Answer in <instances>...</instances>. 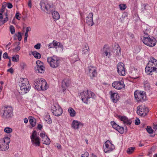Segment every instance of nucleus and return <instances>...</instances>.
I'll use <instances>...</instances> for the list:
<instances>
[{
	"mask_svg": "<svg viewBox=\"0 0 157 157\" xmlns=\"http://www.w3.org/2000/svg\"><path fill=\"white\" fill-rule=\"evenodd\" d=\"M40 5L42 10L48 13H52L54 21L59 18L60 16L59 13L54 10V7L52 5L49 4L46 1H42L40 3Z\"/></svg>",
	"mask_w": 157,
	"mask_h": 157,
	"instance_id": "1",
	"label": "nucleus"
},
{
	"mask_svg": "<svg viewBox=\"0 0 157 157\" xmlns=\"http://www.w3.org/2000/svg\"><path fill=\"white\" fill-rule=\"evenodd\" d=\"M145 71L149 75H152L153 72L157 73V60L154 57L151 58L145 68Z\"/></svg>",
	"mask_w": 157,
	"mask_h": 157,
	"instance_id": "2",
	"label": "nucleus"
},
{
	"mask_svg": "<svg viewBox=\"0 0 157 157\" xmlns=\"http://www.w3.org/2000/svg\"><path fill=\"white\" fill-rule=\"evenodd\" d=\"M80 96L82 101L85 103L87 104L88 100L90 98H95V94L92 91L88 90H84L80 93Z\"/></svg>",
	"mask_w": 157,
	"mask_h": 157,
	"instance_id": "3",
	"label": "nucleus"
},
{
	"mask_svg": "<svg viewBox=\"0 0 157 157\" xmlns=\"http://www.w3.org/2000/svg\"><path fill=\"white\" fill-rule=\"evenodd\" d=\"M47 61L51 67L53 68L58 67L60 63V59L56 56L48 58Z\"/></svg>",
	"mask_w": 157,
	"mask_h": 157,
	"instance_id": "4",
	"label": "nucleus"
},
{
	"mask_svg": "<svg viewBox=\"0 0 157 157\" xmlns=\"http://www.w3.org/2000/svg\"><path fill=\"white\" fill-rule=\"evenodd\" d=\"M32 144L38 147L40 145V138L37 136L36 131L34 130L32 132V135L30 136Z\"/></svg>",
	"mask_w": 157,
	"mask_h": 157,
	"instance_id": "5",
	"label": "nucleus"
},
{
	"mask_svg": "<svg viewBox=\"0 0 157 157\" xmlns=\"http://www.w3.org/2000/svg\"><path fill=\"white\" fill-rule=\"evenodd\" d=\"M141 39L144 44L150 47L154 46L156 43V40L154 38L143 37Z\"/></svg>",
	"mask_w": 157,
	"mask_h": 157,
	"instance_id": "6",
	"label": "nucleus"
},
{
	"mask_svg": "<svg viewBox=\"0 0 157 157\" xmlns=\"http://www.w3.org/2000/svg\"><path fill=\"white\" fill-rule=\"evenodd\" d=\"M137 113L139 115L142 117H144L147 115L148 112V109L144 105H140L137 107Z\"/></svg>",
	"mask_w": 157,
	"mask_h": 157,
	"instance_id": "7",
	"label": "nucleus"
},
{
	"mask_svg": "<svg viewBox=\"0 0 157 157\" xmlns=\"http://www.w3.org/2000/svg\"><path fill=\"white\" fill-rule=\"evenodd\" d=\"M52 110L53 114L56 116H60L62 113L63 110L58 104H55L52 105Z\"/></svg>",
	"mask_w": 157,
	"mask_h": 157,
	"instance_id": "8",
	"label": "nucleus"
},
{
	"mask_svg": "<svg viewBox=\"0 0 157 157\" xmlns=\"http://www.w3.org/2000/svg\"><path fill=\"white\" fill-rule=\"evenodd\" d=\"M134 96L138 101H144L146 99L145 93L144 92L136 91L134 92Z\"/></svg>",
	"mask_w": 157,
	"mask_h": 157,
	"instance_id": "9",
	"label": "nucleus"
},
{
	"mask_svg": "<svg viewBox=\"0 0 157 157\" xmlns=\"http://www.w3.org/2000/svg\"><path fill=\"white\" fill-rule=\"evenodd\" d=\"M13 109L10 106L5 107L3 116L5 118H11L12 116Z\"/></svg>",
	"mask_w": 157,
	"mask_h": 157,
	"instance_id": "10",
	"label": "nucleus"
},
{
	"mask_svg": "<svg viewBox=\"0 0 157 157\" xmlns=\"http://www.w3.org/2000/svg\"><path fill=\"white\" fill-rule=\"evenodd\" d=\"M117 72L119 75L124 76L125 75L124 65L122 63H119L117 64Z\"/></svg>",
	"mask_w": 157,
	"mask_h": 157,
	"instance_id": "11",
	"label": "nucleus"
},
{
	"mask_svg": "<svg viewBox=\"0 0 157 157\" xmlns=\"http://www.w3.org/2000/svg\"><path fill=\"white\" fill-rule=\"evenodd\" d=\"M112 86L115 89L121 90L124 88L125 85L123 82L114 81L112 84Z\"/></svg>",
	"mask_w": 157,
	"mask_h": 157,
	"instance_id": "12",
	"label": "nucleus"
},
{
	"mask_svg": "<svg viewBox=\"0 0 157 157\" xmlns=\"http://www.w3.org/2000/svg\"><path fill=\"white\" fill-rule=\"evenodd\" d=\"M89 75L92 78L95 77L97 75V73L95 67L90 66L88 67Z\"/></svg>",
	"mask_w": 157,
	"mask_h": 157,
	"instance_id": "13",
	"label": "nucleus"
},
{
	"mask_svg": "<svg viewBox=\"0 0 157 157\" xmlns=\"http://www.w3.org/2000/svg\"><path fill=\"white\" fill-rule=\"evenodd\" d=\"M27 86H20L19 90V93L21 94H23L27 93L30 90L31 88V86L30 84H29Z\"/></svg>",
	"mask_w": 157,
	"mask_h": 157,
	"instance_id": "14",
	"label": "nucleus"
},
{
	"mask_svg": "<svg viewBox=\"0 0 157 157\" xmlns=\"http://www.w3.org/2000/svg\"><path fill=\"white\" fill-rule=\"evenodd\" d=\"M108 141H107L105 143V147H104V151L105 153L109 152L112 151L113 149H114V145L110 143V145H109L107 142Z\"/></svg>",
	"mask_w": 157,
	"mask_h": 157,
	"instance_id": "15",
	"label": "nucleus"
},
{
	"mask_svg": "<svg viewBox=\"0 0 157 157\" xmlns=\"http://www.w3.org/2000/svg\"><path fill=\"white\" fill-rule=\"evenodd\" d=\"M93 13H91L89 14L88 16L86 17V23L89 26H92L94 25L93 21Z\"/></svg>",
	"mask_w": 157,
	"mask_h": 157,
	"instance_id": "16",
	"label": "nucleus"
},
{
	"mask_svg": "<svg viewBox=\"0 0 157 157\" xmlns=\"http://www.w3.org/2000/svg\"><path fill=\"white\" fill-rule=\"evenodd\" d=\"M9 148V145H8L5 141L3 140V139H0V150L2 151H5L7 150Z\"/></svg>",
	"mask_w": 157,
	"mask_h": 157,
	"instance_id": "17",
	"label": "nucleus"
},
{
	"mask_svg": "<svg viewBox=\"0 0 157 157\" xmlns=\"http://www.w3.org/2000/svg\"><path fill=\"white\" fill-rule=\"evenodd\" d=\"M19 85L20 86L26 85L27 86L29 84L28 79L26 78H20L19 79Z\"/></svg>",
	"mask_w": 157,
	"mask_h": 157,
	"instance_id": "18",
	"label": "nucleus"
},
{
	"mask_svg": "<svg viewBox=\"0 0 157 157\" xmlns=\"http://www.w3.org/2000/svg\"><path fill=\"white\" fill-rule=\"evenodd\" d=\"M111 95V98L114 103H116L119 100V96L117 93H113L112 91L109 92Z\"/></svg>",
	"mask_w": 157,
	"mask_h": 157,
	"instance_id": "19",
	"label": "nucleus"
},
{
	"mask_svg": "<svg viewBox=\"0 0 157 157\" xmlns=\"http://www.w3.org/2000/svg\"><path fill=\"white\" fill-rule=\"evenodd\" d=\"M119 118L123 122L124 124L127 125H130L131 124L132 121L128 119L126 117L119 116Z\"/></svg>",
	"mask_w": 157,
	"mask_h": 157,
	"instance_id": "20",
	"label": "nucleus"
},
{
	"mask_svg": "<svg viewBox=\"0 0 157 157\" xmlns=\"http://www.w3.org/2000/svg\"><path fill=\"white\" fill-rule=\"evenodd\" d=\"M70 81L68 80L65 79L62 82V87L63 89L62 91L64 92L66 89L69 86Z\"/></svg>",
	"mask_w": 157,
	"mask_h": 157,
	"instance_id": "21",
	"label": "nucleus"
},
{
	"mask_svg": "<svg viewBox=\"0 0 157 157\" xmlns=\"http://www.w3.org/2000/svg\"><path fill=\"white\" fill-rule=\"evenodd\" d=\"M47 84V83L46 81L44 79L41 78V84L39 86L40 88V90H46L48 88Z\"/></svg>",
	"mask_w": 157,
	"mask_h": 157,
	"instance_id": "22",
	"label": "nucleus"
},
{
	"mask_svg": "<svg viewBox=\"0 0 157 157\" xmlns=\"http://www.w3.org/2000/svg\"><path fill=\"white\" fill-rule=\"evenodd\" d=\"M71 125L72 128L75 129H78L79 126H82V124L77 121L74 120L72 121Z\"/></svg>",
	"mask_w": 157,
	"mask_h": 157,
	"instance_id": "23",
	"label": "nucleus"
},
{
	"mask_svg": "<svg viewBox=\"0 0 157 157\" xmlns=\"http://www.w3.org/2000/svg\"><path fill=\"white\" fill-rule=\"evenodd\" d=\"M41 79H38L34 81V85L35 86V88L38 90H40V88L39 86L41 84Z\"/></svg>",
	"mask_w": 157,
	"mask_h": 157,
	"instance_id": "24",
	"label": "nucleus"
},
{
	"mask_svg": "<svg viewBox=\"0 0 157 157\" xmlns=\"http://www.w3.org/2000/svg\"><path fill=\"white\" fill-rule=\"evenodd\" d=\"M44 66H42L39 67L36 66L35 67V69L36 72H39L40 73H43L44 72Z\"/></svg>",
	"mask_w": 157,
	"mask_h": 157,
	"instance_id": "25",
	"label": "nucleus"
},
{
	"mask_svg": "<svg viewBox=\"0 0 157 157\" xmlns=\"http://www.w3.org/2000/svg\"><path fill=\"white\" fill-rule=\"evenodd\" d=\"M89 51V48L87 44H85L82 49V54H88Z\"/></svg>",
	"mask_w": 157,
	"mask_h": 157,
	"instance_id": "26",
	"label": "nucleus"
},
{
	"mask_svg": "<svg viewBox=\"0 0 157 157\" xmlns=\"http://www.w3.org/2000/svg\"><path fill=\"white\" fill-rule=\"evenodd\" d=\"M150 6L147 4H144L142 5V12L144 13V11L147 12L149 10Z\"/></svg>",
	"mask_w": 157,
	"mask_h": 157,
	"instance_id": "27",
	"label": "nucleus"
},
{
	"mask_svg": "<svg viewBox=\"0 0 157 157\" xmlns=\"http://www.w3.org/2000/svg\"><path fill=\"white\" fill-rule=\"evenodd\" d=\"M29 122L33 127H34L36 125V119L32 116H29Z\"/></svg>",
	"mask_w": 157,
	"mask_h": 157,
	"instance_id": "28",
	"label": "nucleus"
},
{
	"mask_svg": "<svg viewBox=\"0 0 157 157\" xmlns=\"http://www.w3.org/2000/svg\"><path fill=\"white\" fill-rule=\"evenodd\" d=\"M44 120L48 123L49 124H51L52 121V120L50 118V115L48 113H46L44 116Z\"/></svg>",
	"mask_w": 157,
	"mask_h": 157,
	"instance_id": "29",
	"label": "nucleus"
},
{
	"mask_svg": "<svg viewBox=\"0 0 157 157\" xmlns=\"http://www.w3.org/2000/svg\"><path fill=\"white\" fill-rule=\"evenodd\" d=\"M68 112L70 113V116L71 117H74L76 114L75 111L71 107H70L68 109Z\"/></svg>",
	"mask_w": 157,
	"mask_h": 157,
	"instance_id": "30",
	"label": "nucleus"
},
{
	"mask_svg": "<svg viewBox=\"0 0 157 157\" xmlns=\"http://www.w3.org/2000/svg\"><path fill=\"white\" fill-rule=\"evenodd\" d=\"M42 140L43 144L46 145H49L50 143V140L48 136L43 139Z\"/></svg>",
	"mask_w": 157,
	"mask_h": 157,
	"instance_id": "31",
	"label": "nucleus"
},
{
	"mask_svg": "<svg viewBox=\"0 0 157 157\" xmlns=\"http://www.w3.org/2000/svg\"><path fill=\"white\" fill-rule=\"evenodd\" d=\"M32 54L36 59H39L41 57V55L36 51L33 52Z\"/></svg>",
	"mask_w": 157,
	"mask_h": 157,
	"instance_id": "32",
	"label": "nucleus"
},
{
	"mask_svg": "<svg viewBox=\"0 0 157 157\" xmlns=\"http://www.w3.org/2000/svg\"><path fill=\"white\" fill-rule=\"evenodd\" d=\"M116 47L117 48L116 49V55H117L118 56H120V55H121V48L119 46V45L118 44H117Z\"/></svg>",
	"mask_w": 157,
	"mask_h": 157,
	"instance_id": "33",
	"label": "nucleus"
},
{
	"mask_svg": "<svg viewBox=\"0 0 157 157\" xmlns=\"http://www.w3.org/2000/svg\"><path fill=\"white\" fill-rule=\"evenodd\" d=\"M105 46V45L104 46V53L103 54L105 55L106 56H107L108 58H109L110 56V53L108 52V49H104Z\"/></svg>",
	"mask_w": 157,
	"mask_h": 157,
	"instance_id": "34",
	"label": "nucleus"
},
{
	"mask_svg": "<svg viewBox=\"0 0 157 157\" xmlns=\"http://www.w3.org/2000/svg\"><path fill=\"white\" fill-rule=\"evenodd\" d=\"M135 149V147H133L128 148L127 150V152L128 154H132Z\"/></svg>",
	"mask_w": 157,
	"mask_h": 157,
	"instance_id": "35",
	"label": "nucleus"
},
{
	"mask_svg": "<svg viewBox=\"0 0 157 157\" xmlns=\"http://www.w3.org/2000/svg\"><path fill=\"white\" fill-rule=\"evenodd\" d=\"M144 87L145 89H149L150 88V85L149 83L148 82L146 81H145L144 82Z\"/></svg>",
	"mask_w": 157,
	"mask_h": 157,
	"instance_id": "36",
	"label": "nucleus"
},
{
	"mask_svg": "<svg viewBox=\"0 0 157 157\" xmlns=\"http://www.w3.org/2000/svg\"><path fill=\"white\" fill-rule=\"evenodd\" d=\"M19 60V56L16 55L12 57V60L13 62H17Z\"/></svg>",
	"mask_w": 157,
	"mask_h": 157,
	"instance_id": "37",
	"label": "nucleus"
},
{
	"mask_svg": "<svg viewBox=\"0 0 157 157\" xmlns=\"http://www.w3.org/2000/svg\"><path fill=\"white\" fill-rule=\"evenodd\" d=\"M147 132L149 134H152L153 132V130L152 129L151 127L148 126L146 128Z\"/></svg>",
	"mask_w": 157,
	"mask_h": 157,
	"instance_id": "38",
	"label": "nucleus"
},
{
	"mask_svg": "<svg viewBox=\"0 0 157 157\" xmlns=\"http://www.w3.org/2000/svg\"><path fill=\"white\" fill-rule=\"evenodd\" d=\"M111 124L112 126L113 127L116 129L117 130V128L119 126V125L117 124L115 122L113 121H111Z\"/></svg>",
	"mask_w": 157,
	"mask_h": 157,
	"instance_id": "39",
	"label": "nucleus"
},
{
	"mask_svg": "<svg viewBox=\"0 0 157 157\" xmlns=\"http://www.w3.org/2000/svg\"><path fill=\"white\" fill-rule=\"evenodd\" d=\"M20 43L19 42L18 43H16V44L18 46L16 47L15 48L13 49V51L14 52H17L18 51L21 49V47L18 46V45L20 44Z\"/></svg>",
	"mask_w": 157,
	"mask_h": 157,
	"instance_id": "40",
	"label": "nucleus"
},
{
	"mask_svg": "<svg viewBox=\"0 0 157 157\" xmlns=\"http://www.w3.org/2000/svg\"><path fill=\"white\" fill-rule=\"evenodd\" d=\"M121 134H123L124 132V128L123 127H120L119 126L117 130Z\"/></svg>",
	"mask_w": 157,
	"mask_h": 157,
	"instance_id": "41",
	"label": "nucleus"
},
{
	"mask_svg": "<svg viewBox=\"0 0 157 157\" xmlns=\"http://www.w3.org/2000/svg\"><path fill=\"white\" fill-rule=\"evenodd\" d=\"M4 131L5 132L7 133H10L12 132V129L11 128L9 127H6L4 128Z\"/></svg>",
	"mask_w": 157,
	"mask_h": 157,
	"instance_id": "42",
	"label": "nucleus"
},
{
	"mask_svg": "<svg viewBox=\"0 0 157 157\" xmlns=\"http://www.w3.org/2000/svg\"><path fill=\"white\" fill-rule=\"evenodd\" d=\"M6 2H4V3H3L2 8L0 10V12L1 13H3L5 10L6 8Z\"/></svg>",
	"mask_w": 157,
	"mask_h": 157,
	"instance_id": "43",
	"label": "nucleus"
},
{
	"mask_svg": "<svg viewBox=\"0 0 157 157\" xmlns=\"http://www.w3.org/2000/svg\"><path fill=\"white\" fill-rule=\"evenodd\" d=\"M3 140H4L5 143H6L8 145H9V144L10 142V140L9 138L7 137H6L3 139Z\"/></svg>",
	"mask_w": 157,
	"mask_h": 157,
	"instance_id": "44",
	"label": "nucleus"
},
{
	"mask_svg": "<svg viewBox=\"0 0 157 157\" xmlns=\"http://www.w3.org/2000/svg\"><path fill=\"white\" fill-rule=\"evenodd\" d=\"M52 43L53 44V47L56 48H57L59 44V42H58L56 40H54L52 42Z\"/></svg>",
	"mask_w": 157,
	"mask_h": 157,
	"instance_id": "45",
	"label": "nucleus"
},
{
	"mask_svg": "<svg viewBox=\"0 0 157 157\" xmlns=\"http://www.w3.org/2000/svg\"><path fill=\"white\" fill-rule=\"evenodd\" d=\"M36 66H38V67H39L42 66H44V64L43 62L39 60L36 61Z\"/></svg>",
	"mask_w": 157,
	"mask_h": 157,
	"instance_id": "46",
	"label": "nucleus"
},
{
	"mask_svg": "<svg viewBox=\"0 0 157 157\" xmlns=\"http://www.w3.org/2000/svg\"><path fill=\"white\" fill-rule=\"evenodd\" d=\"M10 29L11 33L12 34H13L15 32V30L14 26L12 25H10Z\"/></svg>",
	"mask_w": 157,
	"mask_h": 157,
	"instance_id": "47",
	"label": "nucleus"
},
{
	"mask_svg": "<svg viewBox=\"0 0 157 157\" xmlns=\"http://www.w3.org/2000/svg\"><path fill=\"white\" fill-rule=\"evenodd\" d=\"M119 8L121 10H124L126 9V6L125 4H120L119 5Z\"/></svg>",
	"mask_w": 157,
	"mask_h": 157,
	"instance_id": "48",
	"label": "nucleus"
},
{
	"mask_svg": "<svg viewBox=\"0 0 157 157\" xmlns=\"http://www.w3.org/2000/svg\"><path fill=\"white\" fill-rule=\"evenodd\" d=\"M8 20V17H6L4 19L3 21H0V25L6 23Z\"/></svg>",
	"mask_w": 157,
	"mask_h": 157,
	"instance_id": "49",
	"label": "nucleus"
},
{
	"mask_svg": "<svg viewBox=\"0 0 157 157\" xmlns=\"http://www.w3.org/2000/svg\"><path fill=\"white\" fill-rule=\"evenodd\" d=\"M17 39L19 41H21L22 38V36L21 33L20 32H18V34L17 35Z\"/></svg>",
	"mask_w": 157,
	"mask_h": 157,
	"instance_id": "50",
	"label": "nucleus"
},
{
	"mask_svg": "<svg viewBox=\"0 0 157 157\" xmlns=\"http://www.w3.org/2000/svg\"><path fill=\"white\" fill-rule=\"evenodd\" d=\"M21 15L20 13L19 12H17L15 15V17L17 19L19 20L21 19L20 15Z\"/></svg>",
	"mask_w": 157,
	"mask_h": 157,
	"instance_id": "51",
	"label": "nucleus"
},
{
	"mask_svg": "<svg viewBox=\"0 0 157 157\" xmlns=\"http://www.w3.org/2000/svg\"><path fill=\"white\" fill-rule=\"evenodd\" d=\"M31 30V28L30 27H27L26 28V30L25 33V35H27L28 36L29 32Z\"/></svg>",
	"mask_w": 157,
	"mask_h": 157,
	"instance_id": "52",
	"label": "nucleus"
},
{
	"mask_svg": "<svg viewBox=\"0 0 157 157\" xmlns=\"http://www.w3.org/2000/svg\"><path fill=\"white\" fill-rule=\"evenodd\" d=\"M89 156V154L88 152H86L84 154H82L81 157H88Z\"/></svg>",
	"mask_w": 157,
	"mask_h": 157,
	"instance_id": "53",
	"label": "nucleus"
},
{
	"mask_svg": "<svg viewBox=\"0 0 157 157\" xmlns=\"http://www.w3.org/2000/svg\"><path fill=\"white\" fill-rule=\"evenodd\" d=\"M3 57L4 59H10L9 57L8 56V54L7 52H5L3 54Z\"/></svg>",
	"mask_w": 157,
	"mask_h": 157,
	"instance_id": "54",
	"label": "nucleus"
},
{
	"mask_svg": "<svg viewBox=\"0 0 157 157\" xmlns=\"http://www.w3.org/2000/svg\"><path fill=\"white\" fill-rule=\"evenodd\" d=\"M40 45L41 44H38L34 46V48L36 49H39L40 48Z\"/></svg>",
	"mask_w": 157,
	"mask_h": 157,
	"instance_id": "55",
	"label": "nucleus"
},
{
	"mask_svg": "<svg viewBox=\"0 0 157 157\" xmlns=\"http://www.w3.org/2000/svg\"><path fill=\"white\" fill-rule=\"evenodd\" d=\"M21 68L23 69L26 67V65L25 63H22L21 64Z\"/></svg>",
	"mask_w": 157,
	"mask_h": 157,
	"instance_id": "56",
	"label": "nucleus"
},
{
	"mask_svg": "<svg viewBox=\"0 0 157 157\" xmlns=\"http://www.w3.org/2000/svg\"><path fill=\"white\" fill-rule=\"evenodd\" d=\"M40 136L42 138V139L44 138L47 137V136L45 135V133H41L40 134Z\"/></svg>",
	"mask_w": 157,
	"mask_h": 157,
	"instance_id": "57",
	"label": "nucleus"
},
{
	"mask_svg": "<svg viewBox=\"0 0 157 157\" xmlns=\"http://www.w3.org/2000/svg\"><path fill=\"white\" fill-rule=\"evenodd\" d=\"M140 121L139 119H136L135 121V124L136 125H138L140 124Z\"/></svg>",
	"mask_w": 157,
	"mask_h": 157,
	"instance_id": "58",
	"label": "nucleus"
},
{
	"mask_svg": "<svg viewBox=\"0 0 157 157\" xmlns=\"http://www.w3.org/2000/svg\"><path fill=\"white\" fill-rule=\"evenodd\" d=\"M7 7L9 9H11L13 7V5L11 3H7Z\"/></svg>",
	"mask_w": 157,
	"mask_h": 157,
	"instance_id": "59",
	"label": "nucleus"
},
{
	"mask_svg": "<svg viewBox=\"0 0 157 157\" xmlns=\"http://www.w3.org/2000/svg\"><path fill=\"white\" fill-rule=\"evenodd\" d=\"M48 48H53V44L52 43H49L48 45Z\"/></svg>",
	"mask_w": 157,
	"mask_h": 157,
	"instance_id": "60",
	"label": "nucleus"
},
{
	"mask_svg": "<svg viewBox=\"0 0 157 157\" xmlns=\"http://www.w3.org/2000/svg\"><path fill=\"white\" fill-rule=\"evenodd\" d=\"M57 48H61L62 50H63V45L60 42H59V44Z\"/></svg>",
	"mask_w": 157,
	"mask_h": 157,
	"instance_id": "61",
	"label": "nucleus"
},
{
	"mask_svg": "<svg viewBox=\"0 0 157 157\" xmlns=\"http://www.w3.org/2000/svg\"><path fill=\"white\" fill-rule=\"evenodd\" d=\"M7 71L10 72L11 74H12L13 72V70L12 68H10V69L7 70Z\"/></svg>",
	"mask_w": 157,
	"mask_h": 157,
	"instance_id": "62",
	"label": "nucleus"
},
{
	"mask_svg": "<svg viewBox=\"0 0 157 157\" xmlns=\"http://www.w3.org/2000/svg\"><path fill=\"white\" fill-rule=\"evenodd\" d=\"M28 36L27 35H25V38H24V41L25 42H26L27 41V37Z\"/></svg>",
	"mask_w": 157,
	"mask_h": 157,
	"instance_id": "63",
	"label": "nucleus"
},
{
	"mask_svg": "<svg viewBox=\"0 0 157 157\" xmlns=\"http://www.w3.org/2000/svg\"><path fill=\"white\" fill-rule=\"evenodd\" d=\"M37 128L39 129H40L42 128V126L40 124H38L37 126Z\"/></svg>",
	"mask_w": 157,
	"mask_h": 157,
	"instance_id": "64",
	"label": "nucleus"
}]
</instances>
